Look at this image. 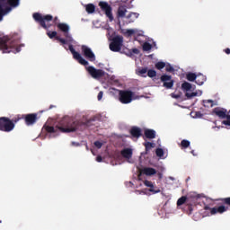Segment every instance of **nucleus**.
<instances>
[{"label":"nucleus","mask_w":230,"mask_h":230,"mask_svg":"<svg viewBox=\"0 0 230 230\" xmlns=\"http://www.w3.org/2000/svg\"><path fill=\"white\" fill-rule=\"evenodd\" d=\"M56 24L58 30H60V31H63L64 36L66 37V39L56 37L57 40H59L62 46H66V44H68V49L70 53H72L73 58H75V60H77L78 63L81 64V66H85L86 71H88L89 75H91L93 78H102V76L105 75V72H103V70L96 69L94 68V66H89V61L85 60V58L82 57V54L76 52V50H75V49L73 48V44H76V41H75V40L69 33V25L62 22Z\"/></svg>","instance_id":"f257e3e1"},{"label":"nucleus","mask_w":230,"mask_h":230,"mask_svg":"<svg viewBox=\"0 0 230 230\" xmlns=\"http://www.w3.org/2000/svg\"><path fill=\"white\" fill-rule=\"evenodd\" d=\"M44 128L47 130L49 137H57L58 132L69 133L77 130L78 121L69 117H65L56 128L44 126Z\"/></svg>","instance_id":"f03ea898"},{"label":"nucleus","mask_w":230,"mask_h":230,"mask_svg":"<svg viewBox=\"0 0 230 230\" xmlns=\"http://www.w3.org/2000/svg\"><path fill=\"white\" fill-rule=\"evenodd\" d=\"M19 44L17 42L10 40L8 36L0 37V51L2 53H19L21 49L18 48Z\"/></svg>","instance_id":"7ed1b4c3"},{"label":"nucleus","mask_w":230,"mask_h":230,"mask_svg":"<svg viewBox=\"0 0 230 230\" xmlns=\"http://www.w3.org/2000/svg\"><path fill=\"white\" fill-rule=\"evenodd\" d=\"M20 0H0V21H3V17L6 13H10L13 8L19 6Z\"/></svg>","instance_id":"20e7f679"},{"label":"nucleus","mask_w":230,"mask_h":230,"mask_svg":"<svg viewBox=\"0 0 230 230\" xmlns=\"http://www.w3.org/2000/svg\"><path fill=\"white\" fill-rule=\"evenodd\" d=\"M181 90L183 91L188 100L197 98L198 96H202V91L195 90V85H192L188 82H184L183 84H181Z\"/></svg>","instance_id":"39448f33"},{"label":"nucleus","mask_w":230,"mask_h":230,"mask_svg":"<svg viewBox=\"0 0 230 230\" xmlns=\"http://www.w3.org/2000/svg\"><path fill=\"white\" fill-rule=\"evenodd\" d=\"M33 19L37 21V22H40V26L42 28L48 29L49 26H51V21H53V16L50 14L42 15L39 13H35L33 14Z\"/></svg>","instance_id":"423d86ee"},{"label":"nucleus","mask_w":230,"mask_h":230,"mask_svg":"<svg viewBox=\"0 0 230 230\" xmlns=\"http://www.w3.org/2000/svg\"><path fill=\"white\" fill-rule=\"evenodd\" d=\"M119 100L121 103H131L133 100H137V95L130 91H119Z\"/></svg>","instance_id":"0eeeda50"},{"label":"nucleus","mask_w":230,"mask_h":230,"mask_svg":"<svg viewBox=\"0 0 230 230\" xmlns=\"http://www.w3.org/2000/svg\"><path fill=\"white\" fill-rule=\"evenodd\" d=\"M212 113L214 116H217V118H220L221 119L226 118V120L222 121V124L226 125V127H230V115H227V110L224 108H215Z\"/></svg>","instance_id":"6e6552de"},{"label":"nucleus","mask_w":230,"mask_h":230,"mask_svg":"<svg viewBox=\"0 0 230 230\" xmlns=\"http://www.w3.org/2000/svg\"><path fill=\"white\" fill-rule=\"evenodd\" d=\"M15 128V124L8 118H0V130L2 132H12Z\"/></svg>","instance_id":"1a4fd4ad"},{"label":"nucleus","mask_w":230,"mask_h":230,"mask_svg":"<svg viewBox=\"0 0 230 230\" xmlns=\"http://www.w3.org/2000/svg\"><path fill=\"white\" fill-rule=\"evenodd\" d=\"M123 46V37L116 36L111 40L110 43L111 51L118 52L121 51V47Z\"/></svg>","instance_id":"9d476101"},{"label":"nucleus","mask_w":230,"mask_h":230,"mask_svg":"<svg viewBox=\"0 0 230 230\" xmlns=\"http://www.w3.org/2000/svg\"><path fill=\"white\" fill-rule=\"evenodd\" d=\"M100 8L104 12L106 17H108L109 21L112 22L114 21V16L112 15V7L107 2H100Z\"/></svg>","instance_id":"9b49d317"},{"label":"nucleus","mask_w":230,"mask_h":230,"mask_svg":"<svg viewBox=\"0 0 230 230\" xmlns=\"http://www.w3.org/2000/svg\"><path fill=\"white\" fill-rule=\"evenodd\" d=\"M143 31L138 29H121V34L125 37H134V39H137V37H143Z\"/></svg>","instance_id":"f8f14e48"},{"label":"nucleus","mask_w":230,"mask_h":230,"mask_svg":"<svg viewBox=\"0 0 230 230\" xmlns=\"http://www.w3.org/2000/svg\"><path fill=\"white\" fill-rule=\"evenodd\" d=\"M81 49H82L83 55L88 60H90V62H94V60H96V56L94 55V52H93V49H91V48H89L85 45H83Z\"/></svg>","instance_id":"ddd939ff"},{"label":"nucleus","mask_w":230,"mask_h":230,"mask_svg":"<svg viewBox=\"0 0 230 230\" xmlns=\"http://www.w3.org/2000/svg\"><path fill=\"white\" fill-rule=\"evenodd\" d=\"M120 154L128 163H134V160H132V155L134 154V150L132 148L125 147L124 149L121 150Z\"/></svg>","instance_id":"4468645a"},{"label":"nucleus","mask_w":230,"mask_h":230,"mask_svg":"<svg viewBox=\"0 0 230 230\" xmlns=\"http://www.w3.org/2000/svg\"><path fill=\"white\" fill-rule=\"evenodd\" d=\"M161 80L164 82V87H166V89H172L173 87L172 76L164 75L161 76Z\"/></svg>","instance_id":"2eb2a0df"},{"label":"nucleus","mask_w":230,"mask_h":230,"mask_svg":"<svg viewBox=\"0 0 230 230\" xmlns=\"http://www.w3.org/2000/svg\"><path fill=\"white\" fill-rule=\"evenodd\" d=\"M144 184H145V186H146V188H149V191L151 193H153V195H155L156 193H161V190L159 188L155 187V184L152 183V181H145Z\"/></svg>","instance_id":"dca6fc26"},{"label":"nucleus","mask_w":230,"mask_h":230,"mask_svg":"<svg viewBox=\"0 0 230 230\" xmlns=\"http://www.w3.org/2000/svg\"><path fill=\"white\" fill-rule=\"evenodd\" d=\"M127 15V8L123 5H119L118 11H117V19L119 21V26L121 25L120 19H123V17H126Z\"/></svg>","instance_id":"f3484780"},{"label":"nucleus","mask_w":230,"mask_h":230,"mask_svg":"<svg viewBox=\"0 0 230 230\" xmlns=\"http://www.w3.org/2000/svg\"><path fill=\"white\" fill-rule=\"evenodd\" d=\"M226 211H227V207L226 206L215 207L210 209L211 215H217V213L222 214L226 213Z\"/></svg>","instance_id":"a211bd4d"},{"label":"nucleus","mask_w":230,"mask_h":230,"mask_svg":"<svg viewBox=\"0 0 230 230\" xmlns=\"http://www.w3.org/2000/svg\"><path fill=\"white\" fill-rule=\"evenodd\" d=\"M140 173H143L144 175H147L150 177L152 175H155V173H157V171L151 167H145L140 171Z\"/></svg>","instance_id":"6ab92c4d"},{"label":"nucleus","mask_w":230,"mask_h":230,"mask_svg":"<svg viewBox=\"0 0 230 230\" xmlns=\"http://www.w3.org/2000/svg\"><path fill=\"white\" fill-rule=\"evenodd\" d=\"M37 121V115L36 114H28L25 116V122L26 125H33Z\"/></svg>","instance_id":"aec40b11"},{"label":"nucleus","mask_w":230,"mask_h":230,"mask_svg":"<svg viewBox=\"0 0 230 230\" xmlns=\"http://www.w3.org/2000/svg\"><path fill=\"white\" fill-rule=\"evenodd\" d=\"M154 46H155V42L149 40V41H146L142 48L144 51H150V49H152V48H154Z\"/></svg>","instance_id":"412c9836"},{"label":"nucleus","mask_w":230,"mask_h":230,"mask_svg":"<svg viewBox=\"0 0 230 230\" xmlns=\"http://www.w3.org/2000/svg\"><path fill=\"white\" fill-rule=\"evenodd\" d=\"M145 136L147 139H154L155 137V130L154 129H146Z\"/></svg>","instance_id":"4be33fe9"},{"label":"nucleus","mask_w":230,"mask_h":230,"mask_svg":"<svg viewBox=\"0 0 230 230\" xmlns=\"http://www.w3.org/2000/svg\"><path fill=\"white\" fill-rule=\"evenodd\" d=\"M137 17H139V13H129L127 16L126 19H128V22H134V21H136V19H137Z\"/></svg>","instance_id":"5701e85b"},{"label":"nucleus","mask_w":230,"mask_h":230,"mask_svg":"<svg viewBox=\"0 0 230 230\" xmlns=\"http://www.w3.org/2000/svg\"><path fill=\"white\" fill-rule=\"evenodd\" d=\"M206 82V76L202 74H199L196 77V84L198 85H202Z\"/></svg>","instance_id":"b1692460"},{"label":"nucleus","mask_w":230,"mask_h":230,"mask_svg":"<svg viewBox=\"0 0 230 230\" xmlns=\"http://www.w3.org/2000/svg\"><path fill=\"white\" fill-rule=\"evenodd\" d=\"M84 8L87 13H94V11L96 10V6L93 4H84Z\"/></svg>","instance_id":"393cba45"},{"label":"nucleus","mask_w":230,"mask_h":230,"mask_svg":"<svg viewBox=\"0 0 230 230\" xmlns=\"http://www.w3.org/2000/svg\"><path fill=\"white\" fill-rule=\"evenodd\" d=\"M131 136H133V137H139V136H141V129L139 128H133L131 129Z\"/></svg>","instance_id":"a878e982"},{"label":"nucleus","mask_w":230,"mask_h":230,"mask_svg":"<svg viewBox=\"0 0 230 230\" xmlns=\"http://www.w3.org/2000/svg\"><path fill=\"white\" fill-rule=\"evenodd\" d=\"M146 73H148V70L146 68H138L137 70V75H138V76L146 77Z\"/></svg>","instance_id":"bb28decb"},{"label":"nucleus","mask_w":230,"mask_h":230,"mask_svg":"<svg viewBox=\"0 0 230 230\" xmlns=\"http://www.w3.org/2000/svg\"><path fill=\"white\" fill-rule=\"evenodd\" d=\"M105 141L104 140H97V141H95L94 143H93V146L95 147V148H98V149H100V148H102V146H103V145H105Z\"/></svg>","instance_id":"cd10ccee"},{"label":"nucleus","mask_w":230,"mask_h":230,"mask_svg":"<svg viewBox=\"0 0 230 230\" xmlns=\"http://www.w3.org/2000/svg\"><path fill=\"white\" fill-rule=\"evenodd\" d=\"M187 80H189V82H195V80H197V75L193 73H189L187 75Z\"/></svg>","instance_id":"c85d7f7f"},{"label":"nucleus","mask_w":230,"mask_h":230,"mask_svg":"<svg viewBox=\"0 0 230 230\" xmlns=\"http://www.w3.org/2000/svg\"><path fill=\"white\" fill-rule=\"evenodd\" d=\"M203 105L204 107H213V105H215V102H213V100H205L203 101Z\"/></svg>","instance_id":"c756f323"},{"label":"nucleus","mask_w":230,"mask_h":230,"mask_svg":"<svg viewBox=\"0 0 230 230\" xmlns=\"http://www.w3.org/2000/svg\"><path fill=\"white\" fill-rule=\"evenodd\" d=\"M165 66H166V63H164L163 61H160L155 64L156 69H164Z\"/></svg>","instance_id":"7c9ffc66"},{"label":"nucleus","mask_w":230,"mask_h":230,"mask_svg":"<svg viewBox=\"0 0 230 230\" xmlns=\"http://www.w3.org/2000/svg\"><path fill=\"white\" fill-rule=\"evenodd\" d=\"M104 30H107L109 37L114 33V30H112V28H111L109 25H105Z\"/></svg>","instance_id":"2f4dec72"},{"label":"nucleus","mask_w":230,"mask_h":230,"mask_svg":"<svg viewBox=\"0 0 230 230\" xmlns=\"http://www.w3.org/2000/svg\"><path fill=\"white\" fill-rule=\"evenodd\" d=\"M47 35L48 37H49V39H55L56 38V40H57V31H49L47 32Z\"/></svg>","instance_id":"473e14b6"},{"label":"nucleus","mask_w":230,"mask_h":230,"mask_svg":"<svg viewBox=\"0 0 230 230\" xmlns=\"http://www.w3.org/2000/svg\"><path fill=\"white\" fill-rule=\"evenodd\" d=\"M157 75V72H155V70H148L147 71V76H149V78H154V76H155Z\"/></svg>","instance_id":"72a5a7b5"},{"label":"nucleus","mask_w":230,"mask_h":230,"mask_svg":"<svg viewBox=\"0 0 230 230\" xmlns=\"http://www.w3.org/2000/svg\"><path fill=\"white\" fill-rule=\"evenodd\" d=\"M145 146H146V150L148 151V150H150V148H154L155 146V144L146 142L145 144Z\"/></svg>","instance_id":"f704fd0d"},{"label":"nucleus","mask_w":230,"mask_h":230,"mask_svg":"<svg viewBox=\"0 0 230 230\" xmlns=\"http://www.w3.org/2000/svg\"><path fill=\"white\" fill-rule=\"evenodd\" d=\"M156 155H157V157H163V155H164V151L162 148H157Z\"/></svg>","instance_id":"c9c22d12"},{"label":"nucleus","mask_w":230,"mask_h":230,"mask_svg":"<svg viewBox=\"0 0 230 230\" xmlns=\"http://www.w3.org/2000/svg\"><path fill=\"white\" fill-rule=\"evenodd\" d=\"M184 202H186V197L183 196L178 199L177 206H182V204H184Z\"/></svg>","instance_id":"e433bc0d"},{"label":"nucleus","mask_w":230,"mask_h":230,"mask_svg":"<svg viewBox=\"0 0 230 230\" xmlns=\"http://www.w3.org/2000/svg\"><path fill=\"white\" fill-rule=\"evenodd\" d=\"M190 116L192 118H202V114L199 111H194L190 113Z\"/></svg>","instance_id":"4c0bfd02"},{"label":"nucleus","mask_w":230,"mask_h":230,"mask_svg":"<svg viewBox=\"0 0 230 230\" xmlns=\"http://www.w3.org/2000/svg\"><path fill=\"white\" fill-rule=\"evenodd\" d=\"M172 98H174V100H181V93H174L171 94Z\"/></svg>","instance_id":"58836bf2"},{"label":"nucleus","mask_w":230,"mask_h":230,"mask_svg":"<svg viewBox=\"0 0 230 230\" xmlns=\"http://www.w3.org/2000/svg\"><path fill=\"white\" fill-rule=\"evenodd\" d=\"M181 146H182L183 148H188V146H190V141H188V140H182V141H181Z\"/></svg>","instance_id":"ea45409f"},{"label":"nucleus","mask_w":230,"mask_h":230,"mask_svg":"<svg viewBox=\"0 0 230 230\" xmlns=\"http://www.w3.org/2000/svg\"><path fill=\"white\" fill-rule=\"evenodd\" d=\"M165 69L170 73L173 72V66H172L170 64H165Z\"/></svg>","instance_id":"a19ab883"},{"label":"nucleus","mask_w":230,"mask_h":230,"mask_svg":"<svg viewBox=\"0 0 230 230\" xmlns=\"http://www.w3.org/2000/svg\"><path fill=\"white\" fill-rule=\"evenodd\" d=\"M102 98H103V92H100V93H98V95H97V100H98L99 102H102Z\"/></svg>","instance_id":"79ce46f5"},{"label":"nucleus","mask_w":230,"mask_h":230,"mask_svg":"<svg viewBox=\"0 0 230 230\" xmlns=\"http://www.w3.org/2000/svg\"><path fill=\"white\" fill-rule=\"evenodd\" d=\"M96 161H97V163H102V161H103V158H102L101 155H98V156L96 157Z\"/></svg>","instance_id":"37998d69"},{"label":"nucleus","mask_w":230,"mask_h":230,"mask_svg":"<svg viewBox=\"0 0 230 230\" xmlns=\"http://www.w3.org/2000/svg\"><path fill=\"white\" fill-rule=\"evenodd\" d=\"M137 193H138V195H141V193H143L144 195H148V193H146V191L145 190H137Z\"/></svg>","instance_id":"c03bdc74"},{"label":"nucleus","mask_w":230,"mask_h":230,"mask_svg":"<svg viewBox=\"0 0 230 230\" xmlns=\"http://www.w3.org/2000/svg\"><path fill=\"white\" fill-rule=\"evenodd\" d=\"M132 53H134L135 55H137L139 53V49H132Z\"/></svg>","instance_id":"a18cd8bd"},{"label":"nucleus","mask_w":230,"mask_h":230,"mask_svg":"<svg viewBox=\"0 0 230 230\" xmlns=\"http://www.w3.org/2000/svg\"><path fill=\"white\" fill-rule=\"evenodd\" d=\"M166 182H168V181H175V179L172 176H169L168 178L165 179Z\"/></svg>","instance_id":"49530a36"},{"label":"nucleus","mask_w":230,"mask_h":230,"mask_svg":"<svg viewBox=\"0 0 230 230\" xmlns=\"http://www.w3.org/2000/svg\"><path fill=\"white\" fill-rule=\"evenodd\" d=\"M225 202L226 204H228V206H230V198L225 199Z\"/></svg>","instance_id":"de8ad7c7"},{"label":"nucleus","mask_w":230,"mask_h":230,"mask_svg":"<svg viewBox=\"0 0 230 230\" xmlns=\"http://www.w3.org/2000/svg\"><path fill=\"white\" fill-rule=\"evenodd\" d=\"M225 52L226 53V55H230V49H226Z\"/></svg>","instance_id":"09e8293b"},{"label":"nucleus","mask_w":230,"mask_h":230,"mask_svg":"<svg viewBox=\"0 0 230 230\" xmlns=\"http://www.w3.org/2000/svg\"><path fill=\"white\" fill-rule=\"evenodd\" d=\"M158 177H159V179H163V173H158Z\"/></svg>","instance_id":"8fccbe9b"},{"label":"nucleus","mask_w":230,"mask_h":230,"mask_svg":"<svg viewBox=\"0 0 230 230\" xmlns=\"http://www.w3.org/2000/svg\"><path fill=\"white\" fill-rule=\"evenodd\" d=\"M73 146H78V144L72 142Z\"/></svg>","instance_id":"3c124183"},{"label":"nucleus","mask_w":230,"mask_h":230,"mask_svg":"<svg viewBox=\"0 0 230 230\" xmlns=\"http://www.w3.org/2000/svg\"><path fill=\"white\" fill-rule=\"evenodd\" d=\"M58 20V17H56L55 19H54V22L56 23V24H58L57 23V21Z\"/></svg>","instance_id":"603ef678"},{"label":"nucleus","mask_w":230,"mask_h":230,"mask_svg":"<svg viewBox=\"0 0 230 230\" xmlns=\"http://www.w3.org/2000/svg\"><path fill=\"white\" fill-rule=\"evenodd\" d=\"M213 128H217V130H220L221 127H214Z\"/></svg>","instance_id":"864d4df0"},{"label":"nucleus","mask_w":230,"mask_h":230,"mask_svg":"<svg viewBox=\"0 0 230 230\" xmlns=\"http://www.w3.org/2000/svg\"><path fill=\"white\" fill-rule=\"evenodd\" d=\"M91 152H92L93 155H95L94 151H93V149L91 150Z\"/></svg>","instance_id":"5fc2aeb1"},{"label":"nucleus","mask_w":230,"mask_h":230,"mask_svg":"<svg viewBox=\"0 0 230 230\" xmlns=\"http://www.w3.org/2000/svg\"><path fill=\"white\" fill-rule=\"evenodd\" d=\"M191 154H192L193 155H195V151H191Z\"/></svg>","instance_id":"6e6d98bb"},{"label":"nucleus","mask_w":230,"mask_h":230,"mask_svg":"<svg viewBox=\"0 0 230 230\" xmlns=\"http://www.w3.org/2000/svg\"><path fill=\"white\" fill-rule=\"evenodd\" d=\"M117 3H119V4H121V1H117Z\"/></svg>","instance_id":"4d7b16f0"},{"label":"nucleus","mask_w":230,"mask_h":230,"mask_svg":"<svg viewBox=\"0 0 230 230\" xmlns=\"http://www.w3.org/2000/svg\"><path fill=\"white\" fill-rule=\"evenodd\" d=\"M86 150H89V147L86 146Z\"/></svg>","instance_id":"13d9d810"},{"label":"nucleus","mask_w":230,"mask_h":230,"mask_svg":"<svg viewBox=\"0 0 230 230\" xmlns=\"http://www.w3.org/2000/svg\"><path fill=\"white\" fill-rule=\"evenodd\" d=\"M205 209H208V207H206Z\"/></svg>","instance_id":"bf43d9fd"},{"label":"nucleus","mask_w":230,"mask_h":230,"mask_svg":"<svg viewBox=\"0 0 230 230\" xmlns=\"http://www.w3.org/2000/svg\"><path fill=\"white\" fill-rule=\"evenodd\" d=\"M230 112V111H229Z\"/></svg>","instance_id":"052dcab7"}]
</instances>
